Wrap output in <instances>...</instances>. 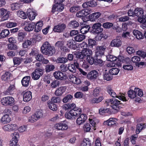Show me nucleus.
<instances>
[{
    "label": "nucleus",
    "instance_id": "1",
    "mask_svg": "<svg viewBox=\"0 0 146 146\" xmlns=\"http://www.w3.org/2000/svg\"><path fill=\"white\" fill-rule=\"evenodd\" d=\"M41 51L44 54L48 56L52 55L55 52V49L54 46H51L47 41L45 42L41 48Z\"/></svg>",
    "mask_w": 146,
    "mask_h": 146
},
{
    "label": "nucleus",
    "instance_id": "2",
    "mask_svg": "<svg viewBox=\"0 0 146 146\" xmlns=\"http://www.w3.org/2000/svg\"><path fill=\"white\" fill-rule=\"evenodd\" d=\"M62 109L65 111L67 110L68 111H69L70 110H72L73 111H75L76 113L77 112H79L82 113V110L81 108L76 107V105L74 103L72 104L68 103L64 104L62 106Z\"/></svg>",
    "mask_w": 146,
    "mask_h": 146
},
{
    "label": "nucleus",
    "instance_id": "3",
    "mask_svg": "<svg viewBox=\"0 0 146 146\" xmlns=\"http://www.w3.org/2000/svg\"><path fill=\"white\" fill-rule=\"evenodd\" d=\"M144 11L142 8H135L133 11L131 9L128 10V15L129 16H132L134 17H141L143 15Z\"/></svg>",
    "mask_w": 146,
    "mask_h": 146
},
{
    "label": "nucleus",
    "instance_id": "4",
    "mask_svg": "<svg viewBox=\"0 0 146 146\" xmlns=\"http://www.w3.org/2000/svg\"><path fill=\"white\" fill-rule=\"evenodd\" d=\"M44 112L42 110H38L31 117H29V121L32 123L36 121L40 118L42 117Z\"/></svg>",
    "mask_w": 146,
    "mask_h": 146
},
{
    "label": "nucleus",
    "instance_id": "5",
    "mask_svg": "<svg viewBox=\"0 0 146 146\" xmlns=\"http://www.w3.org/2000/svg\"><path fill=\"white\" fill-rule=\"evenodd\" d=\"M107 92L112 97L118 98L119 99L123 101V102H126L128 100L125 96L121 94L120 96H117L115 93L112 90L110 86H108L106 88Z\"/></svg>",
    "mask_w": 146,
    "mask_h": 146
},
{
    "label": "nucleus",
    "instance_id": "6",
    "mask_svg": "<svg viewBox=\"0 0 146 146\" xmlns=\"http://www.w3.org/2000/svg\"><path fill=\"white\" fill-rule=\"evenodd\" d=\"M44 73V69L40 68H38L35 69L31 74L32 78L34 80H37L42 76Z\"/></svg>",
    "mask_w": 146,
    "mask_h": 146
},
{
    "label": "nucleus",
    "instance_id": "7",
    "mask_svg": "<svg viewBox=\"0 0 146 146\" xmlns=\"http://www.w3.org/2000/svg\"><path fill=\"white\" fill-rule=\"evenodd\" d=\"M14 99L11 96H7L2 98L1 102L3 105L5 106H12L15 104Z\"/></svg>",
    "mask_w": 146,
    "mask_h": 146
},
{
    "label": "nucleus",
    "instance_id": "8",
    "mask_svg": "<svg viewBox=\"0 0 146 146\" xmlns=\"http://www.w3.org/2000/svg\"><path fill=\"white\" fill-rule=\"evenodd\" d=\"M102 25L100 23H95L92 26L90 32L95 34H97L101 33L103 29L101 27Z\"/></svg>",
    "mask_w": 146,
    "mask_h": 146
},
{
    "label": "nucleus",
    "instance_id": "9",
    "mask_svg": "<svg viewBox=\"0 0 146 146\" xmlns=\"http://www.w3.org/2000/svg\"><path fill=\"white\" fill-rule=\"evenodd\" d=\"M124 102H123V103L121 102L120 101L114 98L113 101L112 102V104H111V107L113 109L118 111L124 106L125 103Z\"/></svg>",
    "mask_w": 146,
    "mask_h": 146
},
{
    "label": "nucleus",
    "instance_id": "10",
    "mask_svg": "<svg viewBox=\"0 0 146 146\" xmlns=\"http://www.w3.org/2000/svg\"><path fill=\"white\" fill-rule=\"evenodd\" d=\"M106 49L104 46H98L95 50L94 57L96 58H101L104 54V52Z\"/></svg>",
    "mask_w": 146,
    "mask_h": 146
},
{
    "label": "nucleus",
    "instance_id": "11",
    "mask_svg": "<svg viewBox=\"0 0 146 146\" xmlns=\"http://www.w3.org/2000/svg\"><path fill=\"white\" fill-rule=\"evenodd\" d=\"M10 12L4 8L0 9V17H1V21H4L7 20L9 17Z\"/></svg>",
    "mask_w": 146,
    "mask_h": 146
},
{
    "label": "nucleus",
    "instance_id": "12",
    "mask_svg": "<svg viewBox=\"0 0 146 146\" xmlns=\"http://www.w3.org/2000/svg\"><path fill=\"white\" fill-rule=\"evenodd\" d=\"M82 113L73 111L72 110L69 111H67L66 112L65 116L66 118L69 119H73L76 118L77 117L79 116V115L81 113Z\"/></svg>",
    "mask_w": 146,
    "mask_h": 146
},
{
    "label": "nucleus",
    "instance_id": "13",
    "mask_svg": "<svg viewBox=\"0 0 146 146\" xmlns=\"http://www.w3.org/2000/svg\"><path fill=\"white\" fill-rule=\"evenodd\" d=\"M54 127L58 130L63 131L67 129L68 126L66 121H63L56 123Z\"/></svg>",
    "mask_w": 146,
    "mask_h": 146
},
{
    "label": "nucleus",
    "instance_id": "14",
    "mask_svg": "<svg viewBox=\"0 0 146 146\" xmlns=\"http://www.w3.org/2000/svg\"><path fill=\"white\" fill-rule=\"evenodd\" d=\"M12 138L10 141V146H19L18 144V139L19 138V133L17 132H14L12 134Z\"/></svg>",
    "mask_w": 146,
    "mask_h": 146
},
{
    "label": "nucleus",
    "instance_id": "15",
    "mask_svg": "<svg viewBox=\"0 0 146 146\" xmlns=\"http://www.w3.org/2000/svg\"><path fill=\"white\" fill-rule=\"evenodd\" d=\"M98 75V72L95 70H92L87 74V78L88 80L94 81L97 78Z\"/></svg>",
    "mask_w": 146,
    "mask_h": 146
},
{
    "label": "nucleus",
    "instance_id": "16",
    "mask_svg": "<svg viewBox=\"0 0 146 146\" xmlns=\"http://www.w3.org/2000/svg\"><path fill=\"white\" fill-rule=\"evenodd\" d=\"M53 75L55 78L57 80H64L67 78V76L66 73L60 71H56L54 73Z\"/></svg>",
    "mask_w": 146,
    "mask_h": 146
},
{
    "label": "nucleus",
    "instance_id": "17",
    "mask_svg": "<svg viewBox=\"0 0 146 146\" xmlns=\"http://www.w3.org/2000/svg\"><path fill=\"white\" fill-rule=\"evenodd\" d=\"M81 45L82 47H83V52L86 57L91 56V55L92 54V50L91 49L87 48V47H88V45L86 43L84 42L82 43Z\"/></svg>",
    "mask_w": 146,
    "mask_h": 146
},
{
    "label": "nucleus",
    "instance_id": "18",
    "mask_svg": "<svg viewBox=\"0 0 146 146\" xmlns=\"http://www.w3.org/2000/svg\"><path fill=\"white\" fill-rule=\"evenodd\" d=\"M66 25L64 23H59L54 26L53 31L55 33H62L65 30Z\"/></svg>",
    "mask_w": 146,
    "mask_h": 146
},
{
    "label": "nucleus",
    "instance_id": "19",
    "mask_svg": "<svg viewBox=\"0 0 146 146\" xmlns=\"http://www.w3.org/2000/svg\"><path fill=\"white\" fill-rule=\"evenodd\" d=\"M80 27V31L82 34H86L89 31H90L91 27L86 22L81 24Z\"/></svg>",
    "mask_w": 146,
    "mask_h": 146
},
{
    "label": "nucleus",
    "instance_id": "20",
    "mask_svg": "<svg viewBox=\"0 0 146 146\" xmlns=\"http://www.w3.org/2000/svg\"><path fill=\"white\" fill-rule=\"evenodd\" d=\"M16 90L15 84H10L7 89L4 91V93L6 95L13 94L16 92Z\"/></svg>",
    "mask_w": 146,
    "mask_h": 146
},
{
    "label": "nucleus",
    "instance_id": "21",
    "mask_svg": "<svg viewBox=\"0 0 146 146\" xmlns=\"http://www.w3.org/2000/svg\"><path fill=\"white\" fill-rule=\"evenodd\" d=\"M97 5L96 0H91L90 1L84 3L82 5L84 8L89 7H94Z\"/></svg>",
    "mask_w": 146,
    "mask_h": 146
},
{
    "label": "nucleus",
    "instance_id": "22",
    "mask_svg": "<svg viewBox=\"0 0 146 146\" xmlns=\"http://www.w3.org/2000/svg\"><path fill=\"white\" fill-rule=\"evenodd\" d=\"M27 16L29 19L31 21L34 20L37 14L36 13L33 11V10L30 9H28L27 11Z\"/></svg>",
    "mask_w": 146,
    "mask_h": 146
},
{
    "label": "nucleus",
    "instance_id": "23",
    "mask_svg": "<svg viewBox=\"0 0 146 146\" xmlns=\"http://www.w3.org/2000/svg\"><path fill=\"white\" fill-rule=\"evenodd\" d=\"M64 7L60 6L56 4L55 3V4H53L52 5V10L50 13L52 14H54L56 11V9L57 11L61 12L64 10Z\"/></svg>",
    "mask_w": 146,
    "mask_h": 146
},
{
    "label": "nucleus",
    "instance_id": "24",
    "mask_svg": "<svg viewBox=\"0 0 146 146\" xmlns=\"http://www.w3.org/2000/svg\"><path fill=\"white\" fill-rule=\"evenodd\" d=\"M25 25L24 29L26 31L30 32L34 29V26L35 23L32 22L30 23L25 22L24 24Z\"/></svg>",
    "mask_w": 146,
    "mask_h": 146
},
{
    "label": "nucleus",
    "instance_id": "25",
    "mask_svg": "<svg viewBox=\"0 0 146 146\" xmlns=\"http://www.w3.org/2000/svg\"><path fill=\"white\" fill-rule=\"evenodd\" d=\"M80 116L77 119L76 121V123L78 125H80L81 124L84 123L87 119V117L86 115L84 113L81 114L79 115Z\"/></svg>",
    "mask_w": 146,
    "mask_h": 146
},
{
    "label": "nucleus",
    "instance_id": "26",
    "mask_svg": "<svg viewBox=\"0 0 146 146\" xmlns=\"http://www.w3.org/2000/svg\"><path fill=\"white\" fill-rule=\"evenodd\" d=\"M31 77L30 76L24 77L22 79L21 82L23 86L28 87L31 82Z\"/></svg>",
    "mask_w": 146,
    "mask_h": 146
},
{
    "label": "nucleus",
    "instance_id": "27",
    "mask_svg": "<svg viewBox=\"0 0 146 146\" xmlns=\"http://www.w3.org/2000/svg\"><path fill=\"white\" fill-rule=\"evenodd\" d=\"M69 80L73 83L76 84H80L81 83V81L80 79L77 78L75 76L72 74L69 76Z\"/></svg>",
    "mask_w": 146,
    "mask_h": 146
},
{
    "label": "nucleus",
    "instance_id": "28",
    "mask_svg": "<svg viewBox=\"0 0 146 146\" xmlns=\"http://www.w3.org/2000/svg\"><path fill=\"white\" fill-rule=\"evenodd\" d=\"M23 94V101L25 102L30 101L32 99V93L29 91L24 92Z\"/></svg>",
    "mask_w": 146,
    "mask_h": 146
},
{
    "label": "nucleus",
    "instance_id": "29",
    "mask_svg": "<svg viewBox=\"0 0 146 146\" xmlns=\"http://www.w3.org/2000/svg\"><path fill=\"white\" fill-rule=\"evenodd\" d=\"M122 42L120 38H116L113 40L110 44V45L111 47H118L121 45Z\"/></svg>",
    "mask_w": 146,
    "mask_h": 146
},
{
    "label": "nucleus",
    "instance_id": "30",
    "mask_svg": "<svg viewBox=\"0 0 146 146\" xmlns=\"http://www.w3.org/2000/svg\"><path fill=\"white\" fill-rule=\"evenodd\" d=\"M66 88L65 86H61L58 88L55 91V95L57 96H61L66 91Z\"/></svg>",
    "mask_w": 146,
    "mask_h": 146
},
{
    "label": "nucleus",
    "instance_id": "31",
    "mask_svg": "<svg viewBox=\"0 0 146 146\" xmlns=\"http://www.w3.org/2000/svg\"><path fill=\"white\" fill-rule=\"evenodd\" d=\"M101 15V13L99 12L94 13L90 15L89 18L92 21H94L98 19Z\"/></svg>",
    "mask_w": 146,
    "mask_h": 146
},
{
    "label": "nucleus",
    "instance_id": "32",
    "mask_svg": "<svg viewBox=\"0 0 146 146\" xmlns=\"http://www.w3.org/2000/svg\"><path fill=\"white\" fill-rule=\"evenodd\" d=\"M116 123L114 118H111L106 121H104L103 124L105 125L111 126L112 125H115Z\"/></svg>",
    "mask_w": 146,
    "mask_h": 146
},
{
    "label": "nucleus",
    "instance_id": "33",
    "mask_svg": "<svg viewBox=\"0 0 146 146\" xmlns=\"http://www.w3.org/2000/svg\"><path fill=\"white\" fill-rule=\"evenodd\" d=\"M43 22L42 21L37 22L34 26V31L37 33L41 31L43 25Z\"/></svg>",
    "mask_w": 146,
    "mask_h": 146
},
{
    "label": "nucleus",
    "instance_id": "34",
    "mask_svg": "<svg viewBox=\"0 0 146 146\" xmlns=\"http://www.w3.org/2000/svg\"><path fill=\"white\" fill-rule=\"evenodd\" d=\"M133 33L134 35L137 39H142L144 38L143 34L137 30H134Z\"/></svg>",
    "mask_w": 146,
    "mask_h": 146
},
{
    "label": "nucleus",
    "instance_id": "35",
    "mask_svg": "<svg viewBox=\"0 0 146 146\" xmlns=\"http://www.w3.org/2000/svg\"><path fill=\"white\" fill-rule=\"evenodd\" d=\"M104 78L105 80L107 81H110L113 78V76L111 74V73L109 71L106 70L104 72Z\"/></svg>",
    "mask_w": 146,
    "mask_h": 146
},
{
    "label": "nucleus",
    "instance_id": "36",
    "mask_svg": "<svg viewBox=\"0 0 146 146\" xmlns=\"http://www.w3.org/2000/svg\"><path fill=\"white\" fill-rule=\"evenodd\" d=\"M95 58V61L94 64L96 66H98L100 67L103 66L105 63V61H103L99 57L96 58L94 57Z\"/></svg>",
    "mask_w": 146,
    "mask_h": 146
},
{
    "label": "nucleus",
    "instance_id": "37",
    "mask_svg": "<svg viewBox=\"0 0 146 146\" xmlns=\"http://www.w3.org/2000/svg\"><path fill=\"white\" fill-rule=\"evenodd\" d=\"M104 99V97L103 96H99L98 98H94L91 100L90 103L92 104H98L102 102Z\"/></svg>",
    "mask_w": 146,
    "mask_h": 146
},
{
    "label": "nucleus",
    "instance_id": "38",
    "mask_svg": "<svg viewBox=\"0 0 146 146\" xmlns=\"http://www.w3.org/2000/svg\"><path fill=\"white\" fill-rule=\"evenodd\" d=\"M79 25V22L75 20L71 21L68 24V26L72 29H76Z\"/></svg>",
    "mask_w": 146,
    "mask_h": 146
},
{
    "label": "nucleus",
    "instance_id": "39",
    "mask_svg": "<svg viewBox=\"0 0 146 146\" xmlns=\"http://www.w3.org/2000/svg\"><path fill=\"white\" fill-rule=\"evenodd\" d=\"M11 118L8 114H6L3 115L1 118V121L4 124L9 123L11 121Z\"/></svg>",
    "mask_w": 146,
    "mask_h": 146
},
{
    "label": "nucleus",
    "instance_id": "40",
    "mask_svg": "<svg viewBox=\"0 0 146 146\" xmlns=\"http://www.w3.org/2000/svg\"><path fill=\"white\" fill-rule=\"evenodd\" d=\"M87 44L88 45V47L90 48H92L93 46L96 44V40L94 39L89 38L87 40Z\"/></svg>",
    "mask_w": 146,
    "mask_h": 146
},
{
    "label": "nucleus",
    "instance_id": "41",
    "mask_svg": "<svg viewBox=\"0 0 146 146\" xmlns=\"http://www.w3.org/2000/svg\"><path fill=\"white\" fill-rule=\"evenodd\" d=\"M10 32L9 30L7 29H4L2 30L0 33V39L6 37L9 34Z\"/></svg>",
    "mask_w": 146,
    "mask_h": 146
},
{
    "label": "nucleus",
    "instance_id": "42",
    "mask_svg": "<svg viewBox=\"0 0 146 146\" xmlns=\"http://www.w3.org/2000/svg\"><path fill=\"white\" fill-rule=\"evenodd\" d=\"M127 94L128 96L131 99H134L136 97L137 92L135 90H133L130 89L128 91Z\"/></svg>",
    "mask_w": 146,
    "mask_h": 146
},
{
    "label": "nucleus",
    "instance_id": "43",
    "mask_svg": "<svg viewBox=\"0 0 146 146\" xmlns=\"http://www.w3.org/2000/svg\"><path fill=\"white\" fill-rule=\"evenodd\" d=\"M27 33L24 32H19L18 35V40L20 42H22L25 39Z\"/></svg>",
    "mask_w": 146,
    "mask_h": 146
},
{
    "label": "nucleus",
    "instance_id": "44",
    "mask_svg": "<svg viewBox=\"0 0 146 146\" xmlns=\"http://www.w3.org/2000/svg\"><path fill=\"white\" fill-rule=\"evenodd\" d=\"M98 35L96 37V39L98 41H102L107 37V36L105 34L103 33H100L97 34Z\"/></svg>",
    "mask_w": 146,
    "mask_h": 146
},
{
    "label": "nucleus",
    "instance_id": "45",
    "mask_svg": "<svg viewBox=\"0 0 146 146\" xmlns=\"http://www.w3.org/2000/svg\"><path fill=\"white\" fill-rule=\"evenodd\" d=\"M48 105L49 108L53 111H56L57 109L56 105L50 101H48Z\"/></svg>",
    "mask_w": 146,
    "mask_h": 146
},
{
    "label": "nucleus",
    "instance_id": "46",
    "mask_svg": "<svg viewBox=\"0 0 146 146\" xmlns=\"http://www.w3.org/2000/svg\"><path fill=\"white\" fill-rule=\"evenodd\" d=\"M76 44L75 41L72 39H71L67 41L66 45L68 48L73 49L74 47V46H75Z\"/></svg>",
    "mask_w": 146,
    "mask_h": 146
},
{
    "label": "nucleus",
    "instance_id": "47",
    "mask_svg": "<svg viewBox=\"0 0 146 146\" xmlns=\"http://www.w3.org/2000/svg\"><path fill=\"white\" fill-rule=\"evenodd\" d=\"M85 36L82 34H78L74 37L75 41L80 42L82 41L85 38Z\"/></svg>",
    "mask_w": 146,
    "mask_h": 146
},
{
    "label": "nucleus",
    "instance_id": "48",
    "mask_svg": "<svg viewBox=\"0 0 146 146\" xmlns=\"http://www.w3.org/2000/svg\"><path fill=\"white\" fill-rule=\"evenodd\" d=\"M91 141L89 138H85L80 146H91Z\"/></svg>",
    "mask_w": 146,
    "mask_h": 146
},
{
    "label": "nucleus",
    "instance_id": "49",
    "mask_svg": "<svg viewBox=\"0 0 146 146\" xmlns=\"http://www.w3.org/2000/svg\"><path fill=\"white\" fill-rule=\"evenodd\" d=\"M54 66L52 64H48L46 66L45 70L46 73L49 72L53 70L55 68Z\"/></svg>",
    "mask_w": 146,
    "mask_h": 146
},
{
    "label": "nucleus",
    "instance_id": "50",
    "mask_svg": "<svg viewBox=\"0 0 146 146\" xmlns=\"http://www.w3.org/2000/svg\"><path fill=\"white\" fill-rule=\"evenodd\" d=\"M11 76V74L9 72H6L1 76L2 79L4 81H8Z\"/></svg>",
    "mask_w": 146,
    "mask_h": 146
},
{
    "label": "nucleus",
    "instance_id": "51",
    "mask_svg": "<svg viewBox=\"0 0 146 146\" xmlns=\"http://www.w3.org/2000/svg\"><path fill=\"white\" fill-rule=\"evenodd\" d=\"M101 89L100 88L96 87L94 90L93 94L94 97H98L101 93Z\"/></svg>",
    "mask_w": 146,
    "mask_h": 146
},
{
    "label": "nucleus",
    "instance_id": "52",
    "mask_svg": "<svg viewBox=\"0 0 146 146\" xmlns=\"http://www.w3.org/2000/svg\"><path fill=\"white\" fill-rule=\"evenodd\" d=\"M73 98V96L71 95H67L63 99L62 101L64 103L70 102L72 101Z\"/></svg>",
    "mask_w": 146,
    "mask_h": 146
},
{
    "label": "nucleus",
    "instance_id": "53",
    "mask_svg": "<svg viewBox=\"0 0 146 146\" xmlns=\"http://www.w3.org/2000/svg\"><path fill=\"white\" fill-rule=\"evenodd\" d=\"M32 43V42L31 41L28 40H26L22 44V47L24 48H28L31 45Z\"/></svg>",
    "mask_w": 146,
    "mask_h": 146
},
{
    "label": "nucleus",
    "instance_id": "54",
    "mask_svg": "<svg viewBox=\"0 0 146 146\" xmlns=\"http://www.w3.org/2000/svg\"><path fill=\"white\" fill-rule=\"evenodd\" d=\"M20 7V3H13L11 5V9L13 11L19 9Z\"/></svg>",
    "mask_w": 146,
    "mask_h": 146
},
{
    "label": "nucleus",
    "instance_id": "55",
    "mask_svg": "<svg viewBox=\"0 0 146 146\" xmlns=\"http://www.w3.org/2000/svg\"><path fill=\"white\" fill-rule=\"evenodd\" d=\"M106 57L107 60L111 62L115 61L117 59V57L113 55L108 54Z\"/></svg>",
    "mask_w": 146,
    "mask_h": 146
},
{
    "label": "nucleus",
    "instance_id": "56",
    "mask_svg": "<svg viewBox=\"0 0 146 146\" xmlns=\"http://www.w3.org/2000/svg\"><path fill=\"white\" fill-rule=\"evenodd\" d=\"M75 98L78 99L83 98L85 97L84 94L81 92H77L74 94Z\"/></svg>",
    "mask_w": 146,
    "mask_h": 146
},
{
    "label": "nucleus",
    "instance_id": "57",
    "mask_svg": "<svg viewBox=\"0 0 146 146\" xmlns=\"http://www.w3.org/2000/svg\"><path fill=\"white\" fill-rule=\"evenodd\" d=\"M141 58L140 57L138 56H134L131 59V61L133 63L135 64L136 66L139 62L140 61Z\"/></svg>",
    "mask_w": 146,
    "mask_h": 146
},
{
    "label": "nucleus",
    "instance_id": "58",
    "mask_svg": "<svg viewBox=\"0 0 146 146\" xmlns=\"http://www.w3.org/2000/svg\"><path fill=\"white\" fill-rule=\"evenodd\" d=\"M17 15L20 18L25 19L27 18V15L23 11H19L17 12Z\"/></svg>",
    "mask_w": 146,
    "mask_h": 146
},
{
    "label": "nucleus",
    "instance_id": "59",
    "mask_svg": "<svg viewBox=\"0 0 146 146\" xmlns=\"http://www.w3.org/2000/svg\"><path fill=\"white\" fill-rule=\"evenodd\" d=\"M144 128V126L142 123L138 124L137 126V129L136 130V134H139Z\"/></svg>",
    "mask_w": 146,
    "mask_h": 146
},
{
    "label": "nucleus",
    "instance_id": "60",
    "mask_svg": "<svg viewBox=\"0 0 146 146\" xmlns=\"http://www.w3.org/2000/svg\"><path fill=\"white\" fill-rule=\"evenodd\" d=\"M13 60L14 65H19L23 61V58L15 57L13 58Z\"/></svg>",
    "mask_w": 146,
    "mask_h": 146
},
{
    "label": "nucleus",
    "instance_id": "61",
    "mask_svg": "<svg viewBox=\"0 0 146 146\" xmlns=\"http://www.w3.org/2000/svg\"><path fill=\"white\" fill-rule=\"evenodd\" d=\"M109 71L112 75H117L119 72V70L117 68H113L109 70Z\"/></svg>",
    "mask_w": 146,
    "mask_h": 146
},
{
    "label": "nucleus",
    "instance_id": "62",
    "mask_svg": "<svg viewBox=\"0 0 146 146\" xmlns=\"http://www.w3.org/2000/svg\"><path fill=\"white\" fill-rule=\"evenodd\" d=\"M67 62V59L66 57H59L56 60V62L58 63H65Z\"/></svg>",
    "mask_w": 146,
    "mask_h": 146
},
{
    "label": "nucleus",
    "instance_id": "63",
    "mask_svg": "<svg viewBox=\"0 0 146 146\" xmlns=\"http://www.w3.org/2000/svg\"><path fill=\"white\" fill-rule=\"evenodd\" d=\"M86 59L90 65H92L94 64L95 61L94 56V57L91 56H88V57H86Z\"/></svg>",
    "mask_w": 146,
    "mask_h": 146
},
{
    "label": "nucleus",
    "instance_id": "64",
    "mask_svg": "<svg viewBox=\"0 0 146 146\" xmlns=\"http://www.w3.org/2000/svg\"><path fill=\"white\" fill-rule=\"evenodd\" d=\"M138 20L141 23L143 24L146 23V15L144 16L143 15L141 17L138 18Z\"/></svg>",
    "mask_w": 146,
    "mask_h": 146
}]
</instances>
